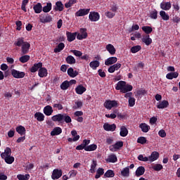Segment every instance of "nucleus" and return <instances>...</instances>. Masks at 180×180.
Returning a JSON list of instances; mask_svg holds the SVG:
<instances>
[{
  "label": "nucleus",
  "mask_w": 180,
  "mask_h": 180,
  "mask_svg": "<svg viewBox=\"0 0 180 180\" xmlns=\"http://www.w3.org/2000/svg\"><path fill=\"white\" fill-rule=\"evenodd\" d=\"M39 18L41 23H50L53 21V17L49 13H42L39 15Z\"/></svg>",
  "instance_id": "f257e3e1"
},
{
  "label": "nucleus",
  "mask_w": 180,
  "mask_h": 180,
  "mask_svg": "<svg viewBox=\"0 0 180 180\" xmlns=\"http://www.w3.org/2000/svg\"><path fill=\"white\" fill-rule=\"evenodd\" d=\"M103 106L108 110H110L112 108H117V101L115 100H106L103 104Z\"/></svg>",
  "instance_id": "f03ea898"
},
{
  "label": "nucleus",
  "mask_w": 180,
  "mask_h": 180,
  "mask_svg": "<svg viewBox=\"0 0 180 180\" xmlns=\"http://www.w3.org/2000/svg\"><path fill=\"white\" fill-rule=\"evenodd\" d=\"M89 19L91 22H98L101 19V15L98 12L91 11L89 15Z\"/></svg>",
  "instance_id": "7ed1b4c3"
},
{
  "label": "nucleus",
  "mask_w": 180,
  "mask_h": 180,
  "mask_svg": "<svg viewBox=\"0 0 180 180\" xmlns=\"http://www.w3.org/2000/svg\"><path fill=\"white\" fill-rule=\"evenodd\" d=\"M62 176H63V170L55 169L52 172L51 178L53 180L60 179V178H61Z\"/></svg>",
  "instance_id": "20e7f679"
},
{
  "label": "nucleus",
  "mask_w": 180,
  "mask_h": 180,
  "mask_svg": "<svg viewBox=\"0 0 180 180\" xmlns=\"http://www.w3.org/2000/svg\"><path fill=\"white\" fill-rule=\"evenodd\" d=\"M11 75H13L14 78L20 79L25 78V72H19L18 70L13 69L11 70Z\"/></svg>",
  "instance_id": "39448f33"
},
{
  "label": "nucleus",
  "mask_w": 180,
  "mask_h": 180,
  "mask_svg": "<svg viewBox=\"0 0 180 180\" xmlns=\"http://www.w3.org/2000/svg\"><path fill=\"white\" fill-rule=\"evenodd\" d=\"M91 12V8H81L75 13V16H86Z\"/></svg>",
  "instance_id": "423d86ee"
},
{
  "label": "nucleus",
  "mask_w": 180,
  "mask_h": 180,
  "mask_svg": "<svg viewBox=\"0 0 180 180\" xmlns=\"http://www.w3.org/2000/svg\"><path fill=\"white\" fill-rule=\"evenodd\" d=\"M80 32L82 34H77V35H76L77 40H83V39H86V37H88V33H86V28H81Z\"/></svg>",
  "instance_id": "0eeeda50"
},
{
  "label": "nucleus",
  "mask_w": 180,
  "mask_h": 180,
  "mask_svg": "<svg viewBox=\"0 0 180 180\" xmlns=\"http://www.w3.org/2000/svg\"><path fill=\"white\" fill-rule=\"evenodd\" d=\"M103 129L105 130V131H115L116 130V124H109L108 122H105L103 124Z\"/></svg>",
  "instance_id": "6e6552de"
},
{
  "label": "nucleus",
  "mask_w": 180,
  "mask_h": 180,
  "mask_svg": "<svg viewBox=\"0 0 180 180\" xmlns=\"http://www.w3.org/2000/svg\"><path fill=\"white\" fill-rule=\"evenodd\" d=\"M29 50H30V44L25 41V44L21 46V54H27L29 53Z\"/></svg>",
  "instance_id": "1a4fd4ad"
},
{
  "label": "nucleus",
  "mask_w": 180,
  "mask_h": 180,
  "mask_svg": "<svg viewBox=\"0 0 180 180\" xmlns=\"http://www.w3.org/2000/svg\"><path fill=\"white\" fill-rule=\"evenodd\" d=\"M51 120L53 122H58L59 123H63V122H64V115L63 114H57L51 117Z\"/></svg>",
  "instance_id": "9d476101"
},
{
  "label": "nucleus",
  "mask_w": 180,
  "mask_h": 180,
  "mask_svg": "<svg viewBox=\"0 0 180 180\" xmlns=\"http://www.w3.org/2000/svg\"><path fill=\"white\" fill-rule=\"evenodd\" d=\"M116 63H117V58L112 56L105 60V65H113V64H116Z\"/></svg>",
  "instance_id": "9b49d317"
},
{
  "label": "nucleus",
  "mask_w": 180,
  "mask_h": 180,
  "mask_svg": "<svg viewBox=\"0 0 180 180\" xmlns=\"http://www.w3.org/2000/svg\"><path fill=\"white\" fill-rule=\"evenodd\" d=\"M123 147V141H117L112 146H110V151H115L116 150H120Z\"/></svg>",
  "instance_id": "f8f14e48"
},
{
  "label": "nucleus",
  "mask_w": 180,
  "mask_h": 180,
  "mask_svg": "<svg viewBox=\"0 0 180 180\" xmlns=\"http://www.w3.org/2000/svg\"><path fill=\"white\" fill-rule=\"evenodd\" d=\"M105 49L107 50V51H108L110 56H115L116 54V49L111 44H107L105 46Z\"/></svg>",
  "instance_id": "ddd939ff"
},
{
  "label": "nucleus",
  "mask_w": 180,
  "mask_h": 180,
  "mask_svg": "<svg viewBox=\"0 0 180 180\" xmlns=\"http://www.w3.org/2000/svg\"><path fill=\"white\" fill-rule=\"evenodd\" d=\"M53 9L56 12H61L64 11V4H63V2L60 1H57L56 3V6H53Z\"/></svg>",
  "instance_id": "4468645a"
},
{
  "label": "nucleus",
  "mask_w": 180,
  "mask_h": 180,
  "mask_svg": "<svg viewBox=\"0 0 180 180\" xmlns=\"http://www.w3.org/2000/svg\"><path fill=\"white\" fill-rule=\"evenodd\" d=\"M66 37L68 39V41L71 43V41H74L77 37V32H66Z\"/></svg>",
  "instance_id": "2eb2a0df"
},
{
  "label": "nucleus",
  "mask_w": 180,
  "mask_h": 180,
  "mask_svg": "<svg viewBox=\"0 0 180 180\" xmlns=\"http://www.w3.org/2000/svg\"><path fill=\"white\" fill-rule=\"evenodd\" d=\"M158 158H160V153L157 151H153L149 156V161L150 162H154V161H157Z\"/></svg>",
  "instance_id": "dca6fc26"
},
{
  "label": "nucleus",
  "mask_w": 180,
  "mask_h": 180,
  "mask_svg": "<svg viewBox=\"0 0 180 180\" xmlns=\"http://www.w3.org/2000/svg\"><path fill=\"white\" fill-rule=\"evenodd\" d=\"M53 112H54V110H53V107L51 105H46L44 108V113L46 116H51Z\"/></svg>",
  "instance_id": "f3484780"
},
{
  "label": "nucleus",
  "mask_w": 180,
  "mask_h": 180,
  "mask_svg": "<svg viewBox=\"0 0 180 180\" xmlns=\"http://www.w3.org/2000/svg\"><path fill=\"white\" fill-rule=\"evenodd\" d=\"M41 67H43V63L41 62L34 63V65L32 68H30V72H36L39 70H40Z\"/></svg>",
  "instance_id": "a211bd4d"
},
{
  "label": "nucleus",
  "mask_w": 180,
  "mask_h": 180,
  "mask_svg": "<svg viewBox=\"0 0 180 180\" xmlns=\"http://www.w3.org/2000/svg\"><path fill=\"white\" fill-rule=\"evenodd\" d=\"M125 85H126V82L120 81L117 82V86H115V89L117 91H120V92L123 94V89H124Z\"/></svg>",
  "instance_id": "6ab92c4d"
},
{
  "label": "nucleus",
  "mask_w": 180,
  "mask_h": 180,
  "mask_svg": "<svg viewBox=\"0 0 180 180\" xmlns=\"http://www.w3.org/2000/svg\"><path fill=\"white\" fill-rule=\"evenodd\" d=\"M168 106H169V103L167 100L160 101L157 105L158 109H165V108H168Z\"/></svg>",
  "instance_id": "aec40b11"
},
{
  "label": "nucleus",
  "mask_w": 180,
  "mask_h": 180,
  "mask_svg": "<svg viewBox=\"0 0 180 180\" xmlns=\"http://www.w3.org/2000/svg\"><path fill=\"white\" fill-rule=\"evenodd\" d=\"M11 154H12V149H11V148L9 147H6L4 150V152L1 153V158L4 159V158H6V157L11 156Z\"/></svg>",
  "instance_id": "412c9836"
},
{
  "label": "nucleus",
  "mask_w": 180,
  "mask_h": 180,
  "mask_svg": "<svg viewBox=\"0 0 180 180\" xmlns=\"http://www.w3.org/2000/svg\"><path fill=\"white\" fill-rule=\"evenodd\" d=\"M172 8V4L170 1L168 2H162L160 4V8L163 11H169Z\"/></svg>",
  "instance_id": "4be33fe9"
},
{
  "label": "nucleus",
  "mask_w": 180,
  "mask_h": 180,
  "mask_svg": "<svg viewBox=\"0 0 180 180\" xmlns=\"http://www.w3.org/2000/svg\"><path fill=\"white\" fill-rule=\"evenodd\" d=\"M143 43H145L146 46H150L153 43V39L150 37L149 34H146L142 38Z\"/></svg>",
  "instance_id": "5701e85b"
},
{
  "label": "nucleus",
  "mask_w": 180,
  "mask_h": 180,
  "mask_svg": "<svg viewBox=\"0 0 180 180\" xmlns=\"http://www.w3.org/2000/svg\"><path fill=\"white\" fill-rule=\"evenodd\" d=\"M78 71L74 70V68H69L68 69V75L70 77V78H75L78 75Z\"/></svg>",
  "instance_id": "b1692460"
},
{
  "label": "nucleus",
  "mask_w": 180,
  "mask_h": 180,
  "mask_svg": "<svg viewBox=\"0 0 180 180\" xmlns=\"http://www.w3.org/2000/svg\"><path fill=\"white\" fill-rule=\"evenodd\" d=\"M63 133V129L60 127H56L51 131V136H59Z\"/></svg>",
  "instance_id": "393cba45"
},
{
  "label": "nucleus",
  "mask_w": 180,
  "mask_h": 180,
  "mask_svg": "<svg viewBox=\"0 0 180 180\" xmlns=\"http://www.w3.org/2000/svg\"><path fill=\"white\" fill-rule=\"evenodd\" d=\"M144 172H146V168H144L143 166H140L135 172L136 176H141V175H144Z\"/></svg>",
  "instance_id": "a878e982"
},
{
  "label": "nucleus",
  "mask_w": 180,
  "mask_h": 180,
  "mask_svg": "<svg viewBox=\"0 0 180 180\" xmlns=\"http://www.w3.org/2000/svg\"><path fill=\"white\" fill-rule=\"evenodd\" d=\"M49 73L47 72V69L46 68H40L39 70L38 75L40 77V78H44V77H47V75Z\"/></svg>",
  "instance_id": "bb28decb"
},
{
  "label": "nucleus",
  "mask_w": 180,
  "mask_h": 180,
  "mask_svg": "<svg viewBox=\"0 0 180 180\" xmlns=\"http://www.w3.org/2000/svg\"><path fill=\"white\" fill-rule=\"evenodd\" d=\"M75 91L77 95H82L86 91V88L84 87L82 84H79L75 88Z\"/></svg>",
  "instance_id": "cd10ccee"
},
{
  "label": "nucleus",
  "mask_w": 180,
  "mask_h": 180,
  "mask_svg": "<svg viewBox=\"0 0 180 180\" xmlns=\"http://www.w3.org/2000/svg\"><path fill=\"white\" fill-rule=\"evenodd\" d=\"M15 130L20 136H25L26 134V128L22 125L17 127Z\"/></svg>",
  "instance_id": "c85d7f7f"
},
{
  "label": "nucleus",
  "mask_w": 180,
  "mask_h": 180,
  "mask_svg": "<svg viewBox=\"0 0 180 180\" xmlns=\"http://www.w3.org/2000/svg\"><path fill=\"white\" fill-rule=\"evenodd\" d=\"M107 162H117V156L115 154H111L108 155V158L105 160Z\"/></svg>",
  "instance_id": "c756f323"
},
{
  "label": "nucleus",
  "mask_w": 180,
  "mask_h": 180,
  "mask_svg": "<svg viewBox=\"0 0 180 180\" xmlns=\"http://www.w3.org/2000/svg\"><path fill=\"white\" fill-rule=\"evenodd\" d=\"M179 73L178 72H169L166 75L167 79H174V78H178Z\"/></svg>",
  "instance_id": "7c9ffc66"
},
{
  "label": "nucleus",
  "mask_w": 180,
  "mask_h": 180,
  "mask_svg": "<svg viewBox=\"0 0 180 180\" xmlns=\"http://www.w3.org/2000/svg\"><path fill=\"white\" fill-rule=\"evenodd\" d=\"M129 134V130H127V128L124 126H122L120 127V136L121 137H126Z\"/></svg>",
  "instance_id": "2f4dec72"
},
{
  "label": "nucleus",
  "mask_w": 180,
  "mask_h": 180,
  "mask_svg": "<svg viewBox=\"0 0 180 180\" xmlns=\"http://www.w3.org/2000/svg\"><path fill=\"white\" fill-rule=\"evenodd\" d=\"M34 118L37 119L38 122H43L44 120V114L37 112L34 114Z\"/></svg>",
  "instance_id": "473e14b6"
},
{
  "label": "nucleus",
  "mask_w": 180,
  "mask_h": 180,
  "mask_svg": "<svg viewBox=\"0 0 180 180\" xmlns=\"http://www.w3.org/2000/svg\"><path fill=\"white\" fill-rule=\"evenodd\" d=\"M121 175L124 178H127L130 176V169L129 167H124L122 171H121Z\"/></svg>",
  "instance_id": "72a5a7b5"
},
{
  "label": "nucleus",
  "mask_w": 180,
  "mask_h": 180,
  "mask_svg": "<svg viewBox=\"0 0 180 180\" xmlns=\"http://www.w3.org/2000/svg\"><path fill=\"white\" fill-rule=\"evenodd\" d=\"M33 9L35 12V13H41V11H43V7L41 6V4L38 3L36 5L34 6Z\"/></svg>",
  "instance_id": "f704fd0d"
},
{
  "label": "nucleus",
  "mask_w": 180,
  "mask_h": 180,
  "mask_svg": "<svg viewBox=\"0 0 180 180\" xmlns=\"http://www.w3.org/2000/svg\"><path fill=\"white\" fill-rule=\"evenodd\" d=\"M139 128L141 129V131L143 133H148L150 130V126L147 125L146 123H141L139 125Z\"/></svg>",
  "instance_id": "c9c22d12"
},
{
  "label": "nucleus",
  "mask_w": 180,
  "mask_h": 180,
  "mask_svg": "<svg viewBox=\"0 0 180 180\" xmlns=\"http://www.w3.org/2000/svg\"><path fill=\"white\" fill-rule=\"evenodd\" d=\"M26 43L25 41V38L20 37L17 39V41L14 43L15 46H17L18 47H22Z\"/></svg>",
  "instance_id": "e433bc0d"
},
{
  "label": "nucleus",
  "mask_w": 180,
  "mask_h": 180,
  "mask_svg": "<svg viewBox=\"0 0 180 180\" xmlns=\"http://www.w3.org/2000/svg\"><path fill=\"white\" fill-rule=\"evenodd\" d=\"M64 47H65V44L64 43L60 42L57 47L54 49V53H60V51H63L64 50Z\"/></svg>",
  "instance_id": "4c0bfd02"
},
{
  "label": "nucleus",
  "mask_w": 180,
  "mask_h": 180,
  "mask_svg": "<svg viewBox=\"0 0 180 180\" xmlns=\"http://www.w3.org/2000/svg\"><path fill=\"white\" fill-rule=\"evenodd\" d=\"M65 61L67 64L70 65L75 64L76 63L75 58H74V56L71 55L67 56V58H65Z\"/></svg>",
  "instance_id": "58836bf2"
},
{
  "label": "nucleus",
  "mask_w": 180,
  "mask_h": 180,
  "mask_svg": "<svg viewBox=\"0 0 180 180\" xmlns=\"http://www.w3.org/2000/svg\"><path fill=\"white\" fill-rule=\"evenodd\" d=\"M105 174V169L103 168L99 167L96 171V174L95 176L96 179H99L100 176H102Z\"/></svg>",
  "instance_id": "ea45409f"
},
{
  "label": "nucleus",
  "mask_w": 180,
  "mask_h": 180,
  "mask_svg": "<svg viewBox=\"0 0 180 180\" xmlns=\"http://www.w3.org/2000/svg\"><path fill=\"white\" fill-rule=\"evenodd\" d=\"M99 65H101V63L98 60H93L89 63V66L92 70H96Z\"/></svg>",
  "instance_id": "a19ab883"
},
{
  "label": "nucleus",
  "mask_w": 180,
  "mask_h": 180,
  "mask_svg": "<svg viewBox=\"0 0 180 180\" xmlns=\"http://www.w3.org/2000/svg\"><path fill=\"white\" fill-rule=\"evenodd\" d=\"M52 6L53 5L51 4V3L50 2L47 3L46 6H44L42 8L43 12H44V13H49V12L51 11Z\"/></svg>",
  "instance_id": "79ce46f5"
},
{
  "label": "nucleus",
  "mask_w": 180,
  "mask_h": 180,
  "mask_svg": "<svg viewBox=\"0 0 180 180\" xmlns=\"http://www.w3.org/2000/svg\"><path fill=\"white\" fill-rule=\"evenodd\" d=\"M29 60H30V56L29 55H24L19 58V61L22 64H25V63H27Z\"/></svg>",
  "instance_id": "37998d69"
},
{
  "label": "nucleus",
  "mask_w": 180,
  "mask_h": 180,
  "mask_svg": "<svg viewBox=\"0 0 180 180\" xmlns=\"http://www.w3.org/2000/svg\"><path fill=\"white\" fill-rule=\"evenodd\" d=\"M140 50H141V46L140 45H136V46H134L131 48L130 51L131 53H132L133 54H136V53H139V51H140Z\"/></svg>",
  "instance_id": "c03bdc74"
},
{
  "label": "nucleus",
  "mask_w": 180,
  "mask_h": 180,
  "mask_svg": "<svg viewBox=\"0 0 180 180\" xmlns=\"http://www.w3.org/2000/svg\"><path fill=\"white\" fill-rule=\"evenodd\" d=\"M3 160H4L5 162H6V164H13L14 161H15V158L13 156H7L4 158H3Z\"/></svg>",
  "instance_id": "a18cd8bd"
},
{
  "label": "nucleus",
  "mask_w": 180,
  "mask_h": 180,
  "mask_svg": "<svg viewBox=\"0 0 180 180\" xmlns=\"http://www.w3.org/2000/svg\"><path fill=\"white\" fill-rule=\"evenodd\" d=\"M97 165H98V163H97L96 160H93L92 163L91 165V168L89 169V172H91V174H94L95 170L96 169Z\"/></svg>",
  "instance_id": "49530a36"
},
{
  "label": "nucleus",
  "mask_w": 180,
  "mask_h": 180,
  "mask_svg": "<svg viewBox=\"0 0 180 180\" xmlns=\"http://www.w3.org/2000/svg\"><path fill=\"white\" fill-rule=\"evenodd\" d=\"M17 178L18 180H29L30 179V174H18L17 175Z\"/></svg>",
  "instance_id": "de8ad7c7"
},
{
  "label": "nucleus",
  "mask_w": 180,
  "mask_h": 180,
  "mask_svg": "<svg viewBox=\"0 0 180 180\" xmlns=\"http://www.w3.org/2000/svg\"><path fill=\"white\" fill-rule=\"evenodd\" d=\"M131 91H133V86L130 84H125V86H124L122 90V94H127V92H130Z\"/></svg>",
  "instance_id": "09e8293b"
},
{
  "label": "nucleus",
  "mask_w": 180,
  "mask_h": 180,
  "mask_svg": "<svg viewBox=\"0 0 180 180\" xmlns=\"http://www.w3.org/2000/svg\"><path fill=\"white\" fill-rule=\"evenodd\" d=\"M68 88H70V82L68 80H65L60 84V89L66 91Z\"/></svg>",
  "instance_id": "8fccbe9b"
},
{
  "label": "nucleus",
  "mask_w": 180,
  "mask_h": 180,
  "mask_svg": "<svg viewBox=\"0 0 180 180\" xmlns=\"http://www.w3.org/2000/svg\"><path fill=\"white\" fill-rule=\"evenodd\" d=\"M104 176L105 178H113V176H115V172H113V170H112V169H108L104 174Z\"/></svg>",
  "instance_id": "3c124183"
},
{
  "label": "nucleus",
  "mask_w": 180,
  "mask_h": 180,
  "mask_svg": "<svg viewBox=\"0 0 180 180\" xmlns=\"http://www.w3.org/2000/svg\"><path fill=\"white\" fill-rule=\"evenodd\" d=\"M142 30L146 34H150V33L153 32V27L150 26H143L142 27Z\"/></svg>",
  "instance_id": "603ef678"
},
{
  "label": "nucleus",
  "mask_w": 180,
  "mask_h": 180,
  "mask_svg": "<svg viewBox=\"0 0 180 180\" xmlns=\"http://www.w3.org/2000/svg\"><path fill=\"white\" fill-rule=\"evenodd\" d=\"M160 15L163 20H169V15L164 11L160 12Z\"/></svg>",
  "instance_id": "864d4df0"
},
{
  "label": "nucleus",
  "mask_w": 180,
  "mask_h": 180,
  "mask_svg": "<svg viewBox=\"0 0 180 180\" xmlns=\"http://www.w3.org/2000/svg\"><path fill=\"white\" fill-rule=\"evenodd\" d=\"M96 148H98V146H96V144H91L85 148V151H95Z\"/></svg>",
  "instance_id": "5fc2aeb1"
},
{
  "label": "nucleus",
  "mask_w": 180,
  "mask_h": 180,
  "mask_svg": "<svg viewBox=\"0 0 180 180\" xmlns=\"http://www.w3.org/2000/svg\"><path fill=\"white\" fill-rule=\"evenodd\" d=\"M150 18L151 19H157V18H158V11H157L155 9L151 11L150 13Z\"/></svg>",
  "instance_id": "6e6d98bb"
},
{
  "label": "nucleus",
  "mask_w": 180,
  "mask_h": 180,
  "mask_svg": "<svg viewBox=\"0 0 180 180\" xmlns=\"http://www.w3.org/2000/svg\"><path fill=\"white\" fill-rule=\"evenodd\" d=\"M137 143L139 144H146L147 143V139L144 136H140L137 139Z\"/></svg>",
  "instance_id": "4d7b16f0"
},
{
  "label": "nucleus",
  "mask_w": 180,
  "mask_h": 180,
  "mask_svg": "<svg viewBox=\"0 0 180 180\" xmlns=\"http://www.w3.org/2000/svg\"><path fill=\"white\" fill-rule=\"evenodd\" d=\"M29 4V0H23L21 5V9L24 12H27V10L26 9V5Z\"/></svg>",
  "instance_id": "13d9d810"
},
{
  "label": "nucleus",
  "mask_w": 180,
  "mask_h": 180,
  "mask_svg": "<svg viewBox=\"0 0 180 180\" xmlns=\"http://www.w3.org/2000/svg\"><path fill=\"white\" fill-rule=\"evenodd\" d=\"M162 168H163L162 165H160V164H156L152 166V169H154V171H158V172L161 171Z\"/></svg>",
  "instance_id": "bf43d9fd"
},
{
  "label": "nucleus",
  "mask_w": 180,
  "mask_h": 180,
  "mask_svg": "<svg viewBox=\"0 0 180 180\" xmlns=\"http://www.w3.org/2000/svg\"><path fill=\"white\" fill-rule=\"evenodd\" d=\"M70 53H72L76 57H82V52L78 50H70Z\"/></svg>",
  "instance_id": "052dcab7"
},
{
  "label": "nucleus",
  "mask_w": 180,
  "mask_h": 180,
  "mask_svg": "<svg viewBox=\"0 0 180 180\" xmlns=\"http://www.w3.org/2000/svg\"><path fill=\"white\" fill-rule=\"evenodd\" d=\"M138 160L139 161H143V162H147V161H150V158L148 157H144L143 155H139L138 156Z\"/></svg>",
  "instance_id": "680f3d73"
},
{
  "label": "nucleus",
  "mask_w": 180,
  "mask_h": 180,
  "mask_svg": "<svg viewBox=\"0 0 180 180\" xmlns=\"http://www.w3.org/2000/svg\"><path fill=\"white\" fill-rule=\"evenodd\" d=\"M129 106H130L131 108H133V106H134V105H136V98L131 97L129 98Z\"/></svg>",
  "instance_id": "e2e57ef3"
},
{
  "label": "nucleus",
  "mask_w": 180,
  "mask_h": 180,
  "mask_svg": "<svg viewBox=\"0 0 180 180\" xmlns=\"http://www.w3.org/2000/svg\"><path fill=\"white\" fill-rule=\"evenodd\" d=\"M63 121L65 122V123H71V117L67 115V114H63Z\"/></svg>",
  "instance_id": "0e129e2a"
},
{
  "label": "nucleus",
  "mask_w": 180,
  "mask_h": 180,
  "mask_svg": "<svg viewBox=\"0 0 180 180\" xmlns=\"http://www.w3.org/2000/svg\"><path fill=\"white\" fill-rule=\"evenodd\" d=\"M105 15L107 18H108V19H112L113 18H115V13L112 12V11H107L105 13Z\"/></svg>",
  "instance_id": "69168bd1"
},
{
  "label": "nucleus",
  "mask_w": 180,
  "mask_h": 180,
  "mask_svg": "<svg viewBox=\"0 0 180 180\" xmlns=\"http://www.w3.org/2000/svg\"><path fill=\"white\" fill-rule=\"evenodd\" d=\"M56 102H57V103H54V104L53 105V108H57V109H58V110H63V105H62L61 103H60L58 102V101H56Z\"/></svg>",
  "instance_id": "338daca9"
},
{
  "label": "nucleus",
  "mask_w": 180,
  "mask_h": 180,
  "mask_svg": "<svg viewBox=\"0 0 180 180\" xmlns=\"http://www.w3.org/2000/svg\"><path fill=\"white\" fill-rule=\"evenodd\" d=\"M158 134L160 137H162V138L167 137V132H165V130L164 129H160L158 132Z\"/></svg>",
  "instance_id": "774afa93"
}]
</instances>
